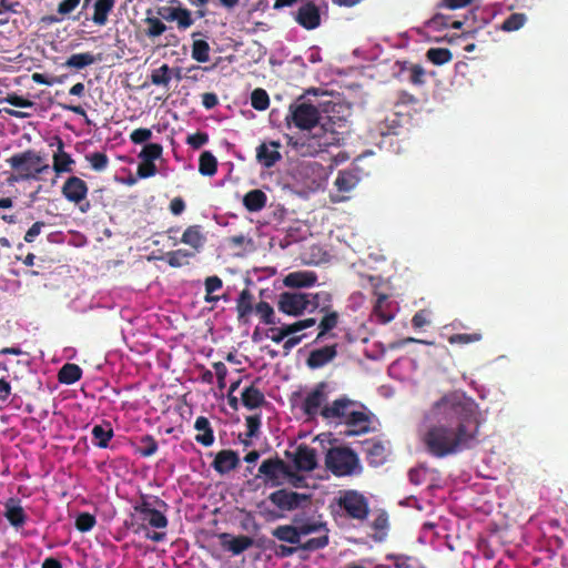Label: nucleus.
<instances>
[{
  "instance_id": "nucleus-46",
  "label": "nucleus",
  "mask_w": 568,
  "mask_h": 568,
  "mask_svg": "<svg viewBox=\"0 0 568 568\" xmlns=\"http://www.w3.org/2000/svg\"><path fill=\"white\" fill-rule=\"evenodd\" d=\"M426 57L436 65L448 63L453 59L452 52L446 48H430L426 52Z\"/></svg>"
},
{
  "instance_id": "nucleus-56",
  "label": "nucleus",
  "mask_w": 568,
  "mask_h": 568,
  "mask_svg": "<svg viewBox=\"0 0 568 568\" xmlns=\"http://www.w3.org/2000/svg\"><path fill=\"white\" fill-rule=\"evenodd\" d=\"M152 138V131L146 128H139L131 132L130 140L134 144H142Z\"/></svg>"
},
{
  "instance_id": "nucleus-12",
  "label": "nucleus",
  "mask_w": 568,
  "mask_h": 568,
  "mask_svg": "<svg viewBox=\"0 0 568 568\" xmlns=\"http://www.w3.org/2000/svg\"><path fill=\"white\" fill-rule=\"evenodd\" d=\"M88 191L89 187L87 183L78 176L68 178L61 189L62 195L69 202L74 204H80L84 201L87 199Z\"/></svg>"
},
{
  "instance_id": "nucleus-47",
  "label": "nucleus",
  "mask_w": 568,
  "mask_h": 568,
  "mask_svg": "<svg viewBox=\"0 0 568 568\" xmlns=\"http://www.w3.org/2000/svg\"><path fill=\"white\" fill-rule=\"evenodd\" d=\"M527 21L525 13H511L501 24V29L507 32L519 30Z\"/></svg>"
},
{
  "instance_id": "nucleus-18",
  "label": "nucleus",
  "mask_w": 568,
  "mask_h": 568,
  "mask_svg": "<svg viewBox=\"0 0 568 568\" xmlns=\"http://www.w3.org/2000/svg\"><path fill=\"white\" fill-rule=\"evenodd\" d=\"M254 308V295L248 288H244L240 292L236 298V313L239 323L244 325L248 324Z\"/></svg>"
},
{
  "instance_id": "nucleus-40",
  "label": "nucleus",
  "mask_w": 568,
  "mask_h": 568,
  "mask_svg": "<svg viewBox=\"0 0 568 568\" xmlns=\"http://www.w3.org/2000/svg\"><path fill=\"white\" fill-rule=\"evenodd\" d=\"M159 449L156 439L152 435H143L139 438V444L135 446L134 452L142 457H151Z\"/></svg>"
},
{
  "instance_id": "nucleus-44",
  "label": "nucleus",
  "mask_w": 568,
  "mask_h": 568,
  "mask_svg": "<svg viewBox=\"0 0 568 568\" xmlns=\"http://www.w3.org/2000/svg\"><path fill=\"white\" fill-rule=\"evenodd\" d=\"M151 83L154 85L169 87L172 80V69L168 64L152 70L150 75Z\"/></svg>"
},
{
  "instance_id": "nucleus-51",
  "label": "nucleus",
  "mask_w": 568,
  "mask_h": 568,
  "mask_svg": "<svg viewBox=\"0 0 568 568\" xmlns=\"http://www.w3.org/2000/svg\"><path fill=\"white\" fill-rule=\"evenodd\" d=\"M97 524L95 516L90 513H81L75 518V528L81 532L90 531Z\"/></svg>"
},
{
  "instance_id": "nucleus-19",
  "label": "nucleus",
  "mask_w": 568,
  "mask_h": 568,
  "mask_svg": "<svg viewBox=\"0 0 568 568\" xmlns=\"http://www.w3.org/2000/svg\"><path fill=\"white\" fill-rule=\"evenodd\" d=\"M4 513L3 516L14 528L22 527L28 519V516L21 506V501L18 498H9L4 503Z\"/></svg>"
},
{
  "instance_id": "nucleus-36",
  "label": "nucleus",
  "mask_w": 568,
  "mask_h": 568,
  "mask_svg": "<svg viewBox=\"0 0 568 568\" xmlns=\"http://www.w3.org/2000/svg\"><path fill=\"white\" fill-rule=\"evenodd\" d=\"M82 369L77 364L67 363L58 372V381L61 384L71 385L80 381Z\"/></svg>"
},
{
  "instance_id": "nucleus-61",
  "label": "nucleus",
  "mask_w": 568,
  "mask_h": 568,
  "mask_svg": "<svg viewBox=\"0 0 568 568\" xmlns=\"http://www.w3.org/2000/svg\"><path fill=\"white\" fill-rule=\"evenodd\" d=\"M204 284H205V292L209 294H212L222 288L223 282L219 276L213 275V276L206 277Z\"/></svg>"
},
{
  "instance_id": "nucleus-22",
  "label": "nucleus",
  "mask_w": 568,
  "mask_h": 568,
  "mask_svg": "<svg viewBox=\"0 0 568 568\" xmlns=\"http://www.w3.org/2000/svg\"><path fill=\"white\" fill-rule=\"evenodd\" d=\"M317 281V275L311 271H296L288 273L284 280L283 284L286 287L291 288H302V287H311Z\"/></svg>"
},
{
  "instance_id": "nucleus-29",
  "label": "nucleus",
  "mask_w": 568,
  "mask_h": 568,
  "mask_svg": "<svg viewBox=\"0 0 568 568\" xmlns=\"http://www.w3.org/2000/svg\"><path fill=\"white\" fill-rule=\"evenodd\" d=\"M324 313V316L318 323V333L314 343L323 342L328 336L329 332L338 325L339 315L336 311L327 310Z\"/></svg>"
},
{
  "instance_id": "nucleus-8",
  "label": "nucleus",
  "mask_w": 568,
  "mask_h": 568,
  "mask_svg": "<svg viewBox=\"0 0 568 568\" xmlns=\"http://www.w3.org/2000/svg\"><path fill=\"white\" fill-rule=\"evenodd\" d=\"M337 505L349 518L365 520L369 514L368 501L356 490H346L337 499Z\"/></svg>"
},
{
  "instance_id": "nucleus-6",
  "label": "nucleus",
  "mask_w": 568,
  "mask_h": 568,
  "mask_svg": "<svg viewBox=\"0 0 568 568\" xmlns=\"http://www.w3.org/2000/svg\"><path fill=\"white\" fill-rule=\"evenodd\" d=\"M268 500L278 508L280 511L268 510L266 515L275 520L284 517L285 511H293L303 508L310 504L311 496L285 488L277 489L270 494Z\"/></svg>"
},
{
  "instance_id": "nucleus-4",
  "label": "nucleus",
  "mask_w": 568,
  "mask_h": 568,
  "mask_svg": "<svg viewBox=\"0 0 568 568\" xmlns=\"http://www.w3.org/2000/svg\"><path fill=\"white\" fill-rule=\"evenodd\" d=\"M7 163L18 172V176L14 178L16 181L38 180L39 174L50 170L49 164H42V158L33 150L13 154L7 160Z\"/></svg>"
},
{
  "instance_id": "nucleus-27",
  "label": "nucleus",
  "mask_w": 568,
  "mask_h": 568,
  "mask_svg": "<svg viewBox=\"0 0 568 568\" xmlns=\"http://www.w3.org/2000/svg\"><path fill=\"white\" fill-rule=\"evenodd\" d=\"M58 152L53 154V170L57 174L63 172H71L74 160L71 155L64 152V143L60 138H57Z\"/></svg>"
},
{
  "instance_id": "nucleus-14",
  "label": "nucleus",
  "mask_w": 568,
  "mask_h": 568,
  "mask_svg": "<svg viewBox=\"0 0 568 568\" xmlns=\"http://www.w3.org/2000/svg\"><path fill=\"white\" fill-rule=\"evenodd\" d=\"M337 356V344L325 345L310 352L306 365L311 369H318L331 363Z\"/></svg>"
},
{
  "instance_id": "nucleus-57",
  "label": "nucleus",
  "mask_w": 568,
  "mask_h": 568,
  "mask_svg": "<svg viewBox=\"0 0 568 568\" xmlns=\"http://www.w3.org/2000/svg\"><path fill=\"white\" fill-rule=\"evenodd\" d=\"M245 422H246V427H247L246 437H248V438L256 437L258 434V429L261 427V416L260 415L247 416Z\"/></svg>"
},
{
  "instance_id": "nucleus-20",
  "label": "nucleus",
  "mask_w": 568,
  "mask_h": 568,
  "mask_svg": "<svg viewBox=\"0 0 568 568\" xmlns=\"http://www.w3.org/2000/svg\"><path fill=\"white\" fill-rule=\"evenodd\" d=\"M239 464L240 458L236 452L232 449H223L216 454L212 463V467L216 473L224 475L235 469Z\"/></svg>"
},
{
  "instance_id": "nucleus-60",
  "label": "nucleus",
  "mask_w": 568,
  "mask_h": 568,
  "mask_svg": "<svg viewBox=\"0 0 568 568\" xmlns=\"http://www.w3.org/2000/svg\"><path fill=\"white\" fill-rule=\"evenodd\" d=\"M45 225L44 222L38 221L33 223L24 234V241L27 243H33L36 237L41 233L42 227Z\"/></svg>"
},
{
  "instance_id": "nucleus-63",
  "label": "nucleus",
  "mask_w": 568,
  "mask_h": 568,
  "mask_svg": "<svg viewBox=\"0 0 568 568\" xmlns=\"http://www.w3.org/2000/svg\"><path fill=\"white\" fill-rule=\"evenodd\" d=\"M426 473L423 468H412L408 471V479L413 485H422L425 481Z\"/></svg>"
},
{
  "instance_id": "nucleus-48",
  "label": "nucleus",
  "mask_w": 568,
  "mask_h": 568,
  "mask_svg": "<svg viewBox=\"0 0 568 568\" xmlns=\"http://www.w3.org/2000/svg\"><path fill=\"white\" fill-rule=\"evenodd\" d=\"M251 104L257 111H264L270 105V98L264 89H255L251 94Z\"/></svg>"
},
{
  "instance_id": "nucleus-55",
  "label": "nucleus",
  "mask_w": 568,
  "mask_h": 568,
  "mask_svg": "<svg viewBox=\"0 0 568 568\" xmlns=\"http://www.w3.org/2000/svg\"><path fill=\"white\" fill-rule=\"evenodd\" d=\"M408 81L414 85H422L425 83V70L419 64H412L409 68Z\"/></svg>"
},
{
  "instance_id": "nucleus-25",
  "label": "nucleus",
  "mask_w": 568,
  "mask_h": 568,
  "mask_svg": "<svg viewBox=\"0 0 568 568\" xmlns=\"http://www.w3.org/2000/svg\"><path fill=\"white\" fill-rule=\"evenodd\" d=\"M272 536L280 541L287 542L291 545L300 546L303 544L301 541L302 537L298 532V529L295 523L292 520V524L288 525H280L272 530Z\"/></svg>"
},
{
  "instance_id": "nucleus-32",
  "label": "nucleus",
  "mask_w": 568,
  "mask_h": 568,
  "mask_svg": "<svg viewBox=\"0 0 568 568\" xmlns=\"http://www.w3.org/2000/svg\"><path fill=\"white\" fill-rule=\"evenodd\" d=\"M242 404L248 409H255L264 405V394L254 385L245 387L241 395Z\"/></svg>"
},
{
  "instance_id": "nucleus-42",
  "label": "nucleus",
  "mask_w": 568,
  "mask_h": 568,
  "mask_svg": "<svg viewBox=\"0 0 568 568\" xmlns=\"http://www.w3.org/2000/svg\"><path fill=\"white\" fill-rule=\"evenodd\" d=\"M194 253L187 250L179 248L175 251L168 252L164 256V261L171 267H181L189 263V258L193 257Z\"/></svg>"
},
{
  "instance_id": "nucleus-11",
  "label": "nucleus",
  "mask_w": 568,
  "mask_h": 568,
  "mask_svg": "<svg viewBox=\"0 0 568 568\" xmlns=\"http://www.w3.org/2000/svg\"><path fill=\"white\" fill-rule=\"evenodd\" d=\"M258 474L264 477L265 483H271L272 486L280 485L282 476L291 475L287 464L278 457L263 460Z\"/></svg>"
},
{
  "instance_id": "nucleus-21",
  "label": "nucleus",
  "mask_w": 568,
  "mask_h": 568,
  "mask_svg": "<svg viewBox=\"0 0 568 568\" xmlns=\"http://www.w3.org/2000/svg\"><path fill=\"white\" fill-rule=\"evenodd\" d=\"M373 315L381 324L389 323L395 317V305L387 294H377Z\"/></svg>"
},
{
  "instance_id": "nucleus-28",
  "label": "nucleus",
  "mask_w": 568,
  "mask_h": 568,
  "mask_svg": "<svg viewBox=\"0 0 568 568\" xmlns=\"http://www.w3.org/2000/svg\"><path fill=\"white\" fill-rule=\"evenodd\" d=\"M194 428L199 432L195 436V440L203 445L204 447H209L214 443V432L211 426L210 420L205 416H199L194 423Z\"/></svg>"
},
{
  "instance_id": "nucleus-54",
  "label": "nucleus",
  "mask_w": 568,
  "mask_h": 568,
  "mask_svg": "<svg viewBox=\"0 0 568 568\" xmlns=\"http://www.w3.org/2000/svg\"><path fill=\"white\" fill-rule=\"evenodd\" d=\"M7 102L17 108H31L34 103L31 100H28L23 97H20L16 93L8 94L4 99H0V103Z\"/></svg>"
},
{
  "instance_id": "nucleus-33",
  "label": "nucleus",
  "mask_w": 568,
  "mask_h": 568,
  "mask_svg": "<svg viewBox=\"0 0 568 568\" xmlns=\"http://www.w3.org/2000/svg\"><path fill=\"white\" fill-rule=\"evenodd\" d=\"M166 508L154 507L150 508L146 513L140 515V519L148 523L151 527L156 529L165 528L169 524L166 516L164 515Z\"/></svg>"
},
{
  "instance_id": "nucleus-37",
  "label": "nucleus",
  "mask_w": 568,
  "mask_h": 568,
  "mask_svg": "<svg viewBox=\"0 0 568 568\" xmlns=\"http://www.w3.org/2000/svg\"><path fill=\"white\" fill-rule=\"evenodd\" d=\"M308 300V312L312 313L320 308L326 312L331 308L332 296L328 292L306 293Z\"/></svg>"
},
{
  "instance_id": "nucleus-59",
  "label": "nucleus",
  "mask_w": 568,
  "mask_h": 568,
  "mask_svg": "<svg viewBox=\"0 0 568 568\" xmlns=\"http://www.w3.org/2000/svg\"><path fill=\"white\" fill-rule=\"evenodd\" d=\"M155 173H156V166H155L154 162H148V161L142 160V162L138 166V175L141 179H146V178L153 176V175H155Z\"/></svg>"
},
{
  "instance_id": "nucleus-34",
  "label": "nucleus",
  "mask_w": 568,
  "mask_h": 568,
  "mask_svg": "<svg viewBox=\"0 0 568 568\" xmlns=\"http://www.w3.org/2000/svg\"><path fill=\"white\" fill-rule=\"evenodd\" d=\"M254 313L258 317L260 322L264 325L270 326L280 323V320L276 318L273 306L266 301H260L258 303H256Z\"/></svg>"
},
{
  "instance_id": "nucleus-53",
  "label": "nucleus",
  "mask_w": 568,
  "mask_h": 568,
  "mask_svg": "<svg viewBox=\"0 0 568 568\" xmlns=\"http://www.w3.org/2000/svg\"><path fill=\"white\" fill-rule=\"evenodd\" d=\"M144 21L148 24L145 33L150 38H156L166 30V26L158 18H146Z\"/></svg>"
},
{
  "instance_id": "nucleus-7",
  "label": "nucleus",
  "mask_w": 568,
  "mask_h": 568,
  "mask_svg": "<svg viewBox=\"0 0 568 568\" xmlns=\"http://www.w3.org/2000/svg\"><path fill=\"white\" fill-rule=\"evenodd\" d=\"M320 120L318 109L311 103L292 104L290 106V114L286 116L288 124H294L296 128L310 131L316 126Z\"/></svg>"
},
{
  "instance_id": "nucleus-10",
  "label": "nucleus",
  "mask_w": 568,
  "mask_h": 568,
  "mask_svg": "<svg viewBox=\"0 0 568 568\" xmlns=\"http://www.w3.org/2000/svg\"><path fill=\"white\" fill-rule=\"evenodd\" d=\"M326 388L327 384L325 382H320L305 396L302 403V410L307 417V420H314L317 416L323 418V407L327 404Z\"/></svg>"
},
{
  "instance_id": "nucleus-1",
  "label": "nucleus",
  "mask_w": 568,
  "mask_h": 568,
  "mask_svg": "<svg viewBox=\"0 0 568 568\" xmlns=\"http://www.w3.org/2000/svg\"><path fill=\"white\" fill-rule=\"evenodd\" d=\"M420 442L430 456L445 458L473 449L479 439L480 413L477 403L460 392H450L432 404L425 414Z\"/></svg>"
},
{
  "instance_id": "nucleus-38",
  "label": "nucleus",
  "mask_w": 568,
  "mask_h": 568,
  "mask_svg": "<svg viewBox=\"0 0 568 568\" xmlns=\"http://www.w3.org/2000/svg\"><path fill=\"white\" fill-rule=\"evenodd\" d=\"M154 507L168 508V504L158 496L141 495L140 500L133 506V509L140 516Z\"/></svg>"
},
{
  "instance_id": "nucleus-26",
  "label": "nucleus",
  "mask_w": 568,
  "mask_h": 568,
  "mask_svg": "<svg viewBox=\"0 0 568 568\" xmlns=\"http://www.w3.org/2000/svg\"><path fill=\"white\" fill-rule=\"evenodd\" d=\"M91 435L94 446L99 448H108L110 440L114 436V432L111 423L104 420L102 424L93 426Z\"/></svg>"
},
{
  "instance_id": "nucleus-17",
  "label": "nucleus",
  "mask_w": 568,
  "mask_h": 568,
  "mask_svg": "<svg viewBox=\"0 0 568 568\" xmlns=\"http://www.w3.org/2000/svg\"><path fill=\"white\" fill-rule=\"evenodd\" d=\"M295 21L306 30H313L321 24L320 10L313 2L301 6L295 14Z\"/></svg>"
},
{
  "instance_id": "nucleus-49",
  "label": "nucleus",
  "mask_w": 568,
  "mask_h": 568,
  "mask_svg": "<svg viewBox=\"0 0 568 568\" xmlns=\"http://www.w3.org/2000/svg\"><path fill=\"white\" fill-rule=\"evenodd\" d=\"M85 160L97 172H102L108 168L109 158L104 152H94L85 155Z\"/></svg>"
},
{
  "instance_id": "nucleus-58",
  "label": "nucleus",
  "mask_w": 568,
  "mask_h": 568,
  "mask_svg": "<svg viewBox=\"0 0 568 568\" xmlns=\"http://www.w3.org/2000/svg\"><path fill=\"white\" fill-rule=\"evenodd\" d=\"M209 141V135L205 132H196L186 139V143L193 149H200Z\"/></svg>"
},
{
  "instance_id": "nucleus-45",
  "label": "nucleus",
  "mask_w": 568,
  "mask_h": 568,
  "mask_svg": "<svg viewBox=\"0 0 568 568\" xmlns=\"http://www.w3.org/2000/svg\"><path fill=\"white\" fill-rule=\"evenodd\" d=\"M210 44L205 40L194 39L192 43V59L200 63L210 60Z\"/></svg>"
},
{
  "instance_id": "nucleus-3",
  "label": "nucleus",
  "mask_w": 568,
  "mask_h": 568,
  "mask_svg": "<svg viewBox=\"0 0 568 568\" xmlns=\"http://www.w3.org/2000/svg\"><path fill=\"white\" fill-rule=\"evenodd\" d=\"M326 468L336 477L353 476L362 471L357 454L349 447H331L325 456Z\"/></svg>"
},
{
  "instance_id": "nucleus-9",
  "label": "nucleus",
  "mask_w": 568,
  "mask_h": 568,
  "mask_svg": "<svg viewBox=\"0 0 568 568\" xmlns=\"http://www.w3.org/2000/svg\"><path fill=\"white\" fill-rule=\"evenodd\" d=\"M306 293L282 292L277 297V310L288 316L300 317L308 312V300Z\"/></svg>"
},
{
  "instance_id": "nucleus-62",
  "label": "nucleus",
  "mask_w": 568,
  "mask_h": 568,
  "mask_svg": "<svg viewBox=\"0 0 568 568\" xmlns=\"http://www.w3.org/2000/svg\"><path fill=\"white\" fill-rule=\"evenodd\" d=\"M387 558L394 562L395 568H413L409 564L410 557L406 555H388Z\"/></svg>"
},
{
  "instance_id": "nucleus-52",
  "label": "nucleus",
  "mask_w": 568,
  "mask_h": 568,
  "mask_svg": "<svg viewBox=\"0 0 568 568\" xmlns=\"http://www.w3.org/2000/svg\"><path fill=\"white\" fill-rule=\"evenodd\" d=\"M483 338V335L478 332L475 333H459V334H453L448 337V342L450 344H459V345H466L470 343L479 342Z\"/></svg>"
},
{
  "instance_id": "nucleus-35",
  "label": "nucleus",
  "mask_w": 568,
  "mask_h": 568,
  "mask_svg": "<svg viewBox=\"0 0 568 568\" xmlns=\"http://www.w3.org/2000/svg\"><path fill=\"white\" fill-rule=\"evenodd\" d=\"M358 182L359 178L356 172L343 170L338 172L334 184L339 192H349L358 184Z\"/></svg>"
},
{
  "instance_id": "nucleus-2",
  "label": "nucleus",
  "mask_w": 568,
  "mask_h": 568,
  "mask_svg": "<svg viewBox=\"0 0 568 568\" xmlns=\"http://www.w3.org/2000/svg\"><path fill=\"white\" fill-rule=\"evenodd\" d=\"M323 419L346 426L345 436H358L371 430L372 413L357 402L342 396L323 407Z\"/></svg>"
},
{
  "instance_id": "nucleus-43",
  "label": "nucleus",
  "mask_w": 568,
  "mask_h": 568,
  "mask_svg": "<svg viewBox=\"0 0 568 568\" xmlns=\"http://www.w3.org/2000/svg\"><path fill=\"white\" fill-rule=\"evenodd\" d=\"M95 62V58L90 52L84 53H74L70 55L64 62V67L74 68V69H83L88 65H91Z\"/></svg>"
},
{
  "instance_id": "nucleus-23",
  "label": "nucleus",
  "mask_w": 568,
  "mask_h": 568,
  "mask_svg": "<svg viewBox=\"0 0 568 568\" xmlns=\"http://www.w3.org/2000/svg\"><path fill=\"white\" fill-rule=\"evenodd\" d=\"M280 143L270 142V144L262 143L256 148V159L265 168H272L277 161L281 160L278 152Z\"/></svg>"
},
{
  "instance_id": "nucleus-50",
  "label": "nucleus",
  "mask_w": 568,
  "mask_h": 568,
  "mask_svg": "<svg viewBox=\"0 0 568 568\" xmlns=\"http://www.w3.org/2000/svg\"><path fill=\"white\" fill-rule=\"evenodd\" d=\"M162 152L163 148L161 144L149 143L144 145V148L139 154V158L142 159L143 161L154 162L162 155Z\"/></svg>"
},
{
  "instance_id": "nucleus-64",
  "label": "nucleus",
  "mask_w": 568,
  "mask_h": 568,
  "mask_svg": "<svg viewBox=\"0 0 568 568\" xmlns=\"http://www.w3.org/2000/svg\"><path fill=\"white\" fill-rule=\"evenodd\" d=\"M449 23L450 19L448 17L437 13L429 20L428 26L434 29H440L449 27Z\"/></svg>"
},
{
  "instance_id": "nucleus-15",
  "label": "nucleus",
  "mask_w": 568,
  "mask_h": 568,
  "mask_svg": "<svg viewBox=\"0 0 568 568\" xmlns=\"http://www.w3.org/2000/svg\"><path fill=\"white\" fill-rule=\"evenodd\" d=\"M159 14L166 21H176L178 28L185 30L193 24L191 11L181 6L179 7H162L159 9Z\"/></svg>"
},
{
  "instance_id": "nucleus-30",
  "label": "nucleus",
  "mask_w": 568,
  "mask_h": 568,
  "mask_svg": "<svg viewBox=\"0 0 568 568\" xmlns=\"http://www.w3.org/2000/svg\"><path fill=\"white\" fill-rule=\"evenodd\" d=\"M292 145L302 154H313L328 145V142H321L316 136L307 138L305 134L292 142Z\"/></svg>"
},
{
  "instance_id": "nucleus-13",
  "label": "nucleus",
  "mask_w": 568,
  "mask_h": 568,
  "mask_svg": "<svg viewBox=\"0 0 568 568\" xmlns=\"http://www.w3.org/2000/svg\"><path fill=\"white\" fill-rule=\"evenodd\" d=\"M220 544L224 550L234 556H239L254 545V539L246 535L233 537L231 534L222 532L219 535Z\"/></svg>"
},
{
  "instance_id": "nucleus-31",
  "label": "nucleus",
  "mask_w": 568,
  "mask_h": 568,
  "mask_svg": "<svg viewBox=\"0 0 568 568\" xmlns=\"http://www.w3.org/2000/svg\"><path fill=\"white\" fill-rule=\"evenodd\" d=\"M266 201V194L260 189H254L244 195L243 205L248 212H258L265 207Z\"/></svg>"
},
{
  "instance_id": "nucleus-41",
  "label": "nucleus",
  "mask_w": 568,
  "mask_h": 568,
  "mask_svg": "<svg viewBox=\"0 0 568 568\" xmlns=\"http://www.w3.org/2000/svg\"><path fill=\"white\" fill-rule=\"evenodd\" d=\"M216 171V158L210 151H204L199 159V172L204 176H213Z\"/></svg>"
},
{
  "instance_id": "nucleus-24",
  "label": "nucleus",
  "mask_w": 568,
  "mask_h": 568,
  "mask_svg": "<svg viewBox=\"0 0 568 568\" xmlns=\"http://www.w3.org/2000/svg\"><path fill=\"white\" fill-rule=\"evenodd\" d=\"M205 241L203 227L199 224L187 226L181 237V242L192 247L194 254L203 248Z\"/></svg>"
},
{
  "instance_id": "nucleus-5",
  "label": "nucleus",
  "mask_w": 568,
  "mask_h": 568,
  "mask_svg": "<svg viewBox=\"0 0 568 568\" xmlns=\"http://www.w3.org/2000/svg\"><path fill=\"white\" fill-rule=\"evenodd\" d=\"M301 537L317 534L316 537L310 538L303 544H300V548L304 551H315L325 548L329 542V529L327 525L321 520L314 518H304L298 515L293 517Z\"/></svg>"
},
{
  "instance_id": "nucleus-16",
  "label": "nucleus",
  "mask_w": 568,
  "mask_h": 568,
  "mask_svg": "<svg viewBox=\"0 0 568 568\" xmlns=\"http://www.w3.org/2000/svg\"><path fill=\"white\" fill-rule=\"evenodd\" d=\"M293 462L297 470L312 471L317 466L316 450L305 444H301L294 453Z\"/></svg>"
},
{
  "instance_id": "nucleus-39",
  "label": "nucleus",
  "mask_w": 568,
  "mask_h": 568,
  "mask_svg": "<svg viewBox=\"0 0 568 568\" xmlns=\"http://www.w3.org/2000/svg\"><path fill=\"white\" fill-rule=\"evenodd\" d=\"M114 7V0H97L92 21L98 26H104L108 21V14Z\"/></svg>"
}]
</instances>
